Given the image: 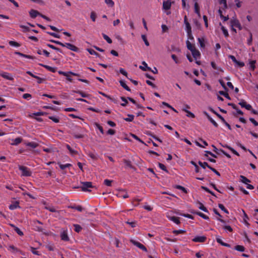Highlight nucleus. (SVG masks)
Listing matches in <instances>:
<instances>
[{"label":"nucleus","mask_w":258,"mask_h":258,"mask_svg":"<svg viewBox=\"0 0 258 258\" xmlns=\"http://www.w3.org/2000/svg\"><path fill=\"white\" fill-rule=\"evenodd\" d=\"M19 168L22 171V175L25 176H31V172L28 170L26 167L23 166H19Z\"/></svg>","instance_id":"obj_5"},{"label":"nucleus","mask_w":258,"mask_h":258,"mask_svg":"<svg viewBox=\"0 0 258 258\" xmlns=\"http://www.w3.org/2000/svg\"><path fill=\"white\" fill-rule=\"evenodd\" d=\"M198 41L200 44V46L202 48L203 47H205V43H204V38H198Z\"/></svg>","instance_id":"obj_51"},{"label":"nucleus","mask_w":258,"mask_h":258,"mask_svg":"<svg viewBox=\"0 0 258 258\" xmlns=\"http://www.w3.org/2000/svg\"><path fill=\"white\" fill-rule=\"evenodd\" d=\"M209 120L214 125V126L215 127H218V125L217 124V123L211 117L208 118Z\"/></svg>","instance_id":"obj_63"},{"label":"nucleus","mask_w":258,"mask_h":258,"mask_svg":"<svg viewBox=\"0 0 258 258\" xmlns=\"http://www.w3.org/2000/svg\"><path fill=\"white\" fill-rule=\"evenodd\" d=\"M185 26H186V30L187 31V33H190V32H191V27L190 26V25L189 23H186Z\"/></svg>","instance_id":"obj_52"},{"label":"nucleus","mask_w":258,"mask_h":258,"mask_svg":"<svg viewBox=\"0 0 258 258\" xmlns=\"http://www.w3.org/2000/svg\"><path fill=\"white\" fill-rule=\"evenodd\" d=\"M0 76L7 80H14V78L12 77L9 76V74L7 73H6V72L1 74Z\"/></svg>","instance_id":"obj_17"},{"label":"nucleus","mask_w":258,"mask_h":258,"mask_svg":"<svg viewBox=\"0 0 258 258\" xmlns=\"http://www.w3.org/2000/svg\"><path fill=\"white\" fill-rule=\"evenodd\" d=\"M192 55L193 56V57L197 59L198 57H200L201 55L200 52L197 50V49H195L194 51L191 52Z\"/></svg>","instance_id":"obj_16"},{"label":"nucleus","mask_w":258,"mask_h":258,"mask_svg":"<svg viewBox=\"0 0 258 258\" xmlns=\"http://www.w3.org/2000/svg\"><path fill=\"white\" fill-rule=\"evenodd\" d=\"M22 141V139L21 138H17L15 139L14 143H11V145H17L19 144H20V143H21Z\"/></svg>","instance_id":"obj_29"},{"label":"nucleus","mask_w":258,"mask_h":258,"mask_svg":"<svg viewBox=\"0 0 258 258\" xmlns=\"http://www.w3.org/2000/svg\"><path fill=\"white\" fill-rule=\"evenodd\" d=\"M249 120L253 124L254 126H258V122L254 118L250 117L249 118Z\"/></svg>","instance_id":"obj_62"},{"label":"nucleus","mask_w":258,"mask_h":258,"mask_svg":"<svg viewBox=\"0 0 258 258\" xmlns=\"http://www.w3.org/2000/svg\"><path fill=\"white\" fill-rule=\"evenodd\" d=\"M182 111L187 113L186 116L187 117H191L192 118H194L195 117V115L194 113L186 109V108H182Z\"/></svg>","instance_id":"obj_24"},{"label":"nucleus","mask_w":258,"mask_h":258,"mask_svg":"<svg viewBox=\"0 0 258 258\" xmlns=\"http://www.w3.org/2000/svg\"><path fill=\"white\" fill-rule=\"evenodd\" d=\"M82 184H83V186H82L81 187H75V188H81V191H87V192H91L92 190L88 189L89 188H94L96 189V187H95L94 186H93L92 185V182H82Z\"/></svg>","instance_id":"obj_1"},{"label":"nucleus","mask_w":258,"mask_h":258,"mask_svg":"<svg viewBox=\"0 0 258 258\" xmlns=\"http://www.w3.org/2000/svg\"><path fill=\"white\" fill-rule=\"evenodd\" d=\"M235 249L237 251L242 252L244 251V247L241 245H236L235 247Z\"/></svg>","instance_id":"obj_43"},{"label":"nucleus","mask_w":258,"mask_h":258,"mask_svg":"<svg viewBox=\"0 0 258 258\" xmlns=\"http://www.w3.org/2000/svg\"><path fill=\"white\" fill-rule=\"evenodd\" d=\"M230 26L231 27H237L239 30L242 29L239 21L236 18H233V19L230 20Z\"/></svg>","instance_id":"obj_3"},{"label":"nucleus","mask_w":258,"mask_h":258,"mask_svg":"<svg viewBox=\"0 0 258 258\" xmlns=\"http://www.w3.org/2000/svg\"><path fill=\"white\" fill-rule=\"evenodd\" d=\"M45 208L52 212H56V210H55V209L53 207H52L50 206H45Z\"/></svg>","instance_id":"obj_50"},{"label":"nucleus","mask_w":258,"mask_h":258,"mask_svg":"<svg viewBox=\"0 0 258 258\" xmlns=\"http://www.w3.org/2000/svg\"><path fill=\"white\" fill-rule=\"evenodd\" d=\"M127 116L128 117L124 118V120L128 122L132 121L134 118V115L133 114H127Z\"/></svg>","instance_id":"obj_37"},{"label":"nucleus","mask_w":258,"mask_h":258,"mask_svg":"<svg viewBox=\"0 0 258 258\" xmlns=\"http://www.w3.org/2000/svg\"><path fill=\"white\" fill-rule=\"evenodd\" d=\"M95 125H96V126L99 129V130L100 131V132L102 134H104V131H103V127L98 123L97 122H95Z\"/></svg>","instance_id":"obj_58"},{"label":"nucleus","mask_w":258,"mask_h":258,"mask_svg":"<svg viewBox=\"0 0 258 258\" xmlns=\"http://www.w3.org/2000/svg\"><path fill=\"white\" fill-rule=\"evenodd\" d=\"M120 85L126 91H131V89L126 85V84L122 81H119Z\"/></svg>","instance_id":"obj_22"},{"label":"nucleus","mask_w":258,"mask_h":258,"mask_svg":"<svg viewBox=\"0 0 258 258\" xmlns=\"http://www.w3.org/2000/svg\"><path fill=\"white\" fill-rule=\"evenodd\" d=\"M174 188L181 189L184 193H187L186 189L183 186L179 185H175L173 186Z\"/></svg>","instance_id":"obj_31"},{"label":"nucleus","mask_w":258,"mask_h":258,"mask_svg":"<svg viewBox=\"0 0 258 258\" xmlns=\"http://www.w3.org/2000/svg\"><path fill=\"white\" fill-rule=\"evenodd\" d=\"M119 72L123 75L125 76L126 77H127V73L123 69H120Z\"/></svg>","instance_id":"obj_64"},{"label":"nucleus","mask_w":258,"mask_h":258,"mask_svg":"<svg viewBox=\"0 0 258 258\" xmlns=\"http://www.w3.org/2000/svg\"><path fill=\"white\" fill-rule=\"evenodd\" d=\"M197 215H199V216H200L201 217L203 218L204 219H205V220H208L209 219V217L206 215H205L204 214L201 213V212H196L195 213Z\"/></svg>","instance_id":"obj_28"},{"label":"nucleus","mask_w":258,"mask_h":258,"mask_svg":"<svg viewBox=\"0 0 258 258\" xmlns=\"http://www.w3.org/2000/svg\"><path fill=\"white\" fill-rule=\"evenodd\" d=\"M65 46L66 47H67L68 48L72 51L75 52H77L79 51V48L77 46L70 43H66V45H65Z\"/></svg>","instance_id":"obj_7"},{"label":"nucleus","mask_w":258,"mask_h":258,"mask_svg":"<svg viewBox=\"0 0 258 258\" xmlns=\"http://www.w3.org/2000/svg\"><path fill=\"white\" fill-rule=\"evenodd\" d=\"M105 3L110 7H112L114 5V3L112 0H105Z\"/></svg>","instance_id":"obj_41"},{"label":"nucleus","mask_w":258,"mask_h":258,"mask_svg":"<svg viewBox=\"0 0 258 258\" xmlns=\"http://www.w3.org/2000/svg\"><path fill=\"white\" fill-rule=\"evenodd\" d=\"M207 238L205 236L197 235L195 236L192 241L195 242H203L206 241Z\"/></svg>","instance_id":"obj_6"},{"label":"nucleus","mask_w":258,"mask_h":258,"mask_svg":"<svg viewBox=\"0 0 258 258\" xmlns=\"http://www.w3.org/2000/svg\"><path fill=\"white\" fill-rule=\"evenodd\" d=\"M168 219L176 224H179L180 222L178 218L175 216H167Z\"/></svg>","instance_id":"obj_10"},{"label":"nucleus","mask_w":258,"mask_h":258,"mask_svg":"<svg viewBox=\"0 0 258 258\" xmlns=\"http://www.w3.org/2000/svg\"><path fill=\"white\" fill-rule=\"evenodd\" d=\"M103 37L104 39L106 40L108 43L110 44L112 42V40L106 34H103Z\"/></svg>","instance_id":"obj_48"},{"label":"nucleus","mask_w":258,"mask_h":258,"mask_svg":"<svg viewBox=\"0 0 258 258\" xmlns=\"http://www.w3.org/2000/svg\"><path fill=\"white\" fill-rule=\"evenodd\" d=\"M131 135L136 140L139 141L140 142H141V143L144 144L145 145L147 146V145L144 142H143L142 140H141L138 136H137L135 134H131Z\"/></svg>","instance_id":"obj_35"},{"label":"nucleus","mask_w":258,"mask_h":258,"mask_svg":"<svg viewBox=\"0 0 258 258\" xmlns=\"http://www.w3.org/2000/svg\"><path fill=\"white\" fill-rule=\"evenodd\" d=\"M20 208L19 206V202L18 201L15 202L14 203L9 206V209L11 210H14L17 208Z\"/></svg>","instance_id":"obj_11"},{"label":"nucleus","mask_w":258,"mask_h":258,"mask_svg":"<svg viewBox=\"0 0 258 258\" xmlns=\"http://www.w3.org/2000/svg\"><path fill=\"white\" fill-rule=\"evenodd\" d=\"M198 164H199V165L202 167L203 169H205L206 168V167H207L208 166V163L207 162H202L201 161H199L198 162Z\"/></svg>","instance_id":"obj_44"},{"label":"nucleus","mask_w":258,"mask_h":258,"mask_svg":"<svg viewBox=\"0 0 258 258\" xmlns=\"http://www.w3.org/2000/svg\"><path fill=\"white\" fill-rule=\"evenodd\" d=\"M58 164H59V167L62 170H63L64 169L66 168L67 167H69L70 166H72V165L71 164H67L66 165H63V164H60V162H58Z\"/></svg>","instance_id":"obj_38"},{"label":"nucleus","mask_w":258,"mask_h":258,"mask_svg":"<svg viewBox=\"0 0 258 258\" xmlns=\"http://www.w3.org/2000/svg\"><path fill=\"white\" fill-rule=\"evenodd\" d=\"M9 43L10 45L16 47H19L20 46V44L19 43L14 41H9Z\"/></svg>","instance_id":"obj_49"},{"label":"nucleus","mask_w":258,"mask_h":258,"mask_svg":"<svg viewBox=\"0 0 258 258\" xmlns=\"http://www.w3.org/2000/svg\"><path fill=\"white\" fill-rule=\"evenodd\" d=\"M223 228L226 232H231L232 231V228L229 225H224Z\"/></svg>","instance_id":"obj_53"},{"label":"nucleus","mask_w":258,"mask_h":258,"mask_svg":"<svg viewBox=\"0 0 258 258\" xmlns=\"http://www.w3.org/2000/svg\"><path fill=\"white\" fill-rule=\"evenodd\" d=\"M6 188L11 189L12 191L15 192H20L21 191L19 190L20 189L24 190V189L20 188V187H19L18 188V189H17V190L15 189V188H17L16 187H15V188H13V187H11L9 186H6Z\"/></svg>","instance_id":"obj_26"},{"label":"nucleus","mask_w":258,"mask_h":258,"mask_svg":"<svg viewBox=\"0 0 258 258\" xmlns=\"http://www.w3.org/2000/svg\"><path fill=\"white\" fill-rule=\"evenodd\" d=\"M26 145L27 146H29V147H31L33 148H36L38 146V144L37 143H34V142H29V143H28Z\"/></svg>","instance_id":"obj_36"},{"label":"nucleus","mask_w":258,"mask_h":258,"mask_svg":"<svg viewBox=\"0 0 258 258\" xmlns=\"http://www.w3.org/2000/svg\"><path fill=\"white\" fill-rule=\"evenodd\" d=\"M39 65H40V66H41L46 68V69H47L49 71H51V72L54 73L56 71V69L55 68L51 67L50 66H47V65H45V64H43L42 63H39Z\"/></svg>","instance_id":"obj_20"},{"label":"nucleus","mask_w":258,"mask_h":258,"mask_svg":"<svg viewBox=\"0 0 258 258\" xmlns=\"http://www.w3.org/2000/svg\"><path fill=\"white\" fill-rule=\"evenodd\" d=\"M147 135L152 137L153 138L155 139L157 141H159L160 143H162V141L158 138L157 137H156L155 135L152 134L151 132H149L147 133Z\"/></svg>","instance_id":"obj_39"},{"label":"nucleus","mask_w":258,"mask_h":258,"mask_svg":"<svg viewBox=\"0 0 258 258\" xmlns=\"http://www.w3.org/2000/svg\"><path fill=\"white\" fill-rule=\"evenodd\" d=\"M221 30L223 33L225 37H227L229 36L228 31L227 30V29H225V28L224 26H221Z\"/></svg>","instance_id":"obj_46"},{"label":"nucleus","mask_w":258,"mask_h":258,"mask_svg":"<svg viewBox=\"0 0 258 258\" xmlns=\"http://www.w3.org/2000/svg\"><path fill=\"white\" fill-rule=\"evenodd\" d=\"M48 118L51 119L55 123H58L59 121V118L52 116H49Z\"/></svg>","instance_id":"obj_57"},{"label":"nucleus","mask_w":258,"mask_h":258,"mask_svg":"<svg viewBox=\"0 0 258 258\" xmlns=\"http://www.w3.org/2000/svg\"><path fill=\"white\" fill-rule=\"evenodd\" d=\"M142 64L144 65V67L141 66L139 67L140 69H141L142 70H143L144 71H146V70L151 71V68L148 67L147 64L146 63V62L145 61H143Z\"/></svg>","instance_id":"obj_15"},{"label":"nucleus","mask_w":258,"mask_h":258,"mask_svg":"<svg viewBox=\"0 0 258 258\" xmlns=\"http://www.w3.org/2000/svg\"><path fill=\"white\" fill-rule=\"evenodd\" d=\"M130 241L133 244L136 246L138 248H140L144 251L147 252V249L146 248V247L143 244L140 243L138 241L134 239H131Z\"/></svg>","instance_id":"obj_2"},{"label":"nucleus","mask_w":258,"mask_h":258,"mask_svg":"<svg viewBox=\"0 0 258 258\" xmlns=\"http://www.w3.org/2000/svg\"><path fill=\"white\" fill-rule=\"evenodd\" d=\"M171 2L170 0L164 1L163 3V9L165 10H169L171 8Z\"/></svg>","instance_id":"obj_8"},{"label":"nucleus","mask_w":258,"mask_h":258,"mask_svg":"<svg viewBox=\"0 0 258 258\" xmlns=\"http://www.w3.org/2000/svg\"><path fill=\"white\" fill-rule=\"evenodd\" d=\"M218 207L222 211H224L225 213L228 214L229 213L228 210L224 207L223 205L219 204L218 205Z\"/></svg>","instance_id":"obj_45"},{"label":"nucleus","mask_w":258,"mask_h":258,"mask_svg":"<svg viewBox=\"0 0 258 258\" xmlns=\"http://www.w3.org/2000/svg\"><path fill=\"white\" fill-rule=\"evenodd\" d=\"M12 226L14 227L15 231L17 232V233L20 236L23 235V232L17 227L14 226L12 225Z\"/></svg>","instance_id":"obj_34"},{"label":"nucleus","mask_w":258,"mask_h":258,"mask_svg":"<svg viewBox=\"0 0 258 258\" xmlns=\"http://www.w3.org/2000/svg\"><path fill=\"white\" fill-rule=\"evenodd\" d=\"M197 206L198 208H199L203 211L206 212V213L208 212L207 209L203 205L202 203H201L200 202H198L197 203Z\"/></svg>","instance_id":"obj_12"},{"label":"nucleus","mask_w":258,"mask_h":258,"mask_svg":"<svg viewBox=\"0 0 258 258\" xmlns=\"http://www.w3.org/2000/svg\"><path fill=\"white\" fill-rule=\"evenodd\" d=\"M74 227H75V230L77 232H79L82 229V227L79 225L75 224Z\"/></svg>","instance_id":"obj_59"},{"label":"nucleus","mask_w":258,"mask_h":258,"mask_svg":"<svg viewBox=\"0 0 258 258\" xmlns=\"http://www.w3.org/2000/svg\"><path fill=\"white\" fill-rule=\"evenodd\" d=\"M120 99L122 101L124 102V103H121L120 105L123 107L126 106L127 104L128 103V99H127V98H126L124 97H121Z\"/></svg>","instance_id":"obj_32"},{"label":"nucleus","mask_w":258,"mask_h":258,"mask_svg":"<svg viewBox=\"0 0 258 258\" xmlns=\"http://www.w3.org/2000/svg\"><path fill=\"white\" fill-rule=\"evenodd\" d=\"M90 18L92 21L95 22L96 18V14L95 12L93 11L91 13Z\"/></svg>","instance_id":"obj_54"},{"label":"nucleus","mask_w":258,"mask_h":258,"mask_svg":"<svg viewBox=\"0 0 258 258\" xmlns=\"http://www.w3.org/2000/svg\"><path fill=\"white\" fill-rule=\"evenodd\" d=\"M190 163L195 166L196 172H197V173L199 172H200V168L198 166V165L193 161H191Z\"/></svg>","instance_id":"obj_40"},{"label":"nucleus","mask_w":258,"mask_h":258,"mask_svg":"<svg viewBox=\"0 0 258 258\" xmlns=\"http://www.w3.org/2000/svg\"><path fill=\"white\" fill-rule=\"evenodd\" d=\"M73 92L74 93H78V94H80L82 97H87L89 96V95L86 94L84 93L83 92L80 91V90H78V91L73 90Z\"/></svg>","instance_id":"obj_30"},{"label":"nucleus","mask_w":258,"mask_h":258,"mask_svg":"<svg viewBox=\"0 0 258 258\" xmlns=\"http://www.w3.org/2000/svg\"><path fill=\"white\" fill-rule=\"evenodd\" d=\"M87 50L90 54L95 55L98 57L100 56V54L92 49L87 48Z\"/></svg>","instance_id":"obj_23"},{"label":"nucleus","mask_w":258,"mask_h":258,"mask_svg":"<svg viewBox=\"0 0 258 258\" xmlns=\"http://www.w3.org/2000/svg\"><path fill=\"white\" fill-rule=\"evenodd\" d=\"M185 232V231L184 230H182V229L175 230L173 231V233L175 235H178V234H179L181 233H183Z\"/></svg>","instance_id":"obj_55"},{"label":"nucleus","mask_w":258,"mask_h":258,"mask_svg":"<svg viewBox=\"0 0 258 258\" xmlns=\"http://www.w3.org/2000/svg\"><path fill=\"white\" fill-rule=\"evenodd\" d=\"M40 14L38 11H37V10H33V9H32L29 12V14H30V17L32 18H36L37 16H39L40 15Z\"/></svg>","instance_id":"obj_9"},{"label":"nucleus","mask_w":258,"mask_h":258,"mask_svg":"<svg viewBox=\"0 0 258 258\" xmlns=\"http://www.w3.org/2000/svg\"><path fill=\"white\" fill-rule=\"evenodd\" d=\"M208 109L210 111L216 114L217 116L221 119V121L224 120V118L220 114L215 111L211 107H209Z\"/></svg>","instance_id":"obj_19"},{"label":"nucleus","mask_w":258,"mask_h":258,"mask_svg":"<svg viewBox=\"0 0 258 258\" xmlns=\"http://www.w3.org/2000/svg\"><path fill=\"white\" fill-rule=\"evenodd\" d=\"M158 165H159V167L162 169L163 170V171H165L166 172L168 173V170L166 169V166L162 163H158Z\"/></svg>","instance_id":"obj_42"},{"label":"nucleus","mask_w":258,"mask_h":258,"mask_svg":"<svg viewBox=\"0 0 258 258\" xmlns=\"http://www.w3.org/2000/svg\"><path fill=\"white\" fill-rule=\"evenodd\" d=\"M256 63L255 60H252L250 62V67L252 71H253L255 68V63Z\"/></svg>","instance_id":"obj_60"},{"label":"nucleus","mask_w":258,"mask_h":258,"mask_svg":"<svg viewBox=\"0 0 258 258\" xmlns=\"http://www.w3.org/2000/svg\"><path fill=\"white\" fill-rule=\"evenodd\" d=\"M194 22L195 25L198 29H200L201 27V23L196 19L194 20Z\"/></svg>","instance_id":"obj_61"},{"label":"nucleus","mask_w":258,"mask_h":258,"mask_svg":"<svg viewBox=\"0 0 258 258\" xmlns=\"http://www.w3.org/2000/svg\"><path fill=\"white\" fill-rule=\"evenodd\" d=\"M142 38L144 41L145 45L147 46H149V42H148L146 35H142Z\"/></svg>","instance_id":"obj_56"},{"label":"nucleus","mask_w":258,"mask_h":258,"mask_svg":"<svg viewBox=\"0 0 258 258\" xmlns=\"http://www.w3.org/2000/svg\"><path fill=\"white\" fill-rule=\"evenodd\" d=\"M219 83L220 84V85L222 86V87H223V88L226 91H228V89L227 88V87L226 86L225 84V83L222 80V79H219Z\"/></svg>","instance_id":"obj_33"},{"label":"nucleus","mask_w":258,"mask_h":258,"mask_svg":"<svg viewBox=\"0 0 258 258\" xmlns=\"http://www.w3.org/2000/svg\"><path fill=\"white\" fill-rule=\"evenodd\" d=\"M15 53L16 54H17V55H20L21 56L24 57L25 58H30V59H34V57L32 56V55L25 54H23V53H21V52H18V51H16L15 52Z\"/></svg>","instance_id":"obj_14"},{"label":"nucleus","mask_w":258,"mask_h":258,"mask_svg":"<svg viewBox=\"0 0 258 258\" xmlns=\"http://www.w3.org/2000/svg\"><path fill=\"white\" fill-rule=\"evenodd\" d=\"M60 236L61 240L65 241L69 240L67 229H62L60 232Z\"/></svg>","instance_id":"obj_4"},{"label":"nucleus","mask_w":258,"mask_h":258,"mask_svg":"<svg viewBox=\"0 0 258 258\" xmlns=\"http://www.w3.org/2000/svg\"><path fill=\"white\" fill-rule=\"evenodd\" d=\"M240 177L241 178V182H242L243 183H244L246 184H247L248 182H250L249 179H248L246 177H245L243 175H240Z\"/></svg>","instance_id":"obj_25"},{"label":"nucleus","mask_w":258,"mask_h":258,"mask_svg":"<svg viewBox=\"0 0 258 258\" xmlns=\"http://www.w3.org/2000/svg\"><path fill=\"white\" fill-rule=\"evenodd\" d=\"M186 44L187 49L189 50L191 52H192V51L196 49L194 45H193L188 40H187L186 41Z\"/></svg>","instance_id":"obj_13"},{"label":"nucleus","mask_w":258,"mask_h":258,"mask_svg":"<svg viewBox=\"0 0 258 258\" xmlns=\"http://www.w3.org/2000/svg\"><path fill=\"white\" fill-rule=\"evenodd\" d=\"M123 161L126 166L130 168L135 169L136 168L132 165L131 161L126 159H123Z\"/></svg>","instance_id":"obj_18"},{"label":"nucleus","mask_w":258,"mask_h":258,"mask_svg":"<svg viewBox=\"0 0 258 258\" xmlns=\"http://www.w3.org/2000/svg\"><path fill=\"white\" fill-rule=\"evenodd\" d=\"M219 93L221 95H223L224 96L225 98H226L227 99H228V100H231V98L229 96V94L226 93V92H225L224 91H220L219 92Z\"/></svg>","instance_id":"obj_27"},{"label":"nucleus","mask_w":258,"mask_h":258,"mask_svg":"<svg viewBox=\"0 0 258 258\" xmlns=\"http://www.w3.org/2000/svg\"><path fill=\"white\" fill-rule=\"evenodd\" d=\"M216 241L218 243L221 244L223 246L226 247H230V245L229 244L223 242L220 237H216Z\"/></svg>","instance_id":"obj_21"},{"label":"nucleus","mask_w":258,"mask_h":258,"mask_svg":"<svg viewBox=\"0 0 258 258\" xmlns=\"http://www.w3.org/2000/svg\"><path fill=\"white\" fill-rule=\"evenodd\" d=\"M195 12L196 14H198L200 12V7L197 2H195L194 5Z\"/></svg>","instance_id":"obj_47"}]
</instances>
